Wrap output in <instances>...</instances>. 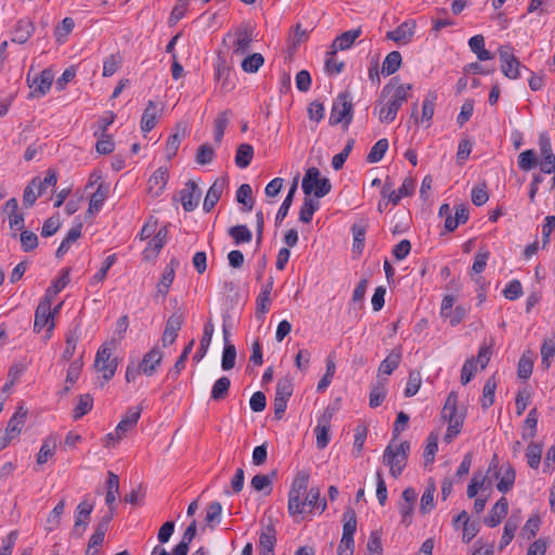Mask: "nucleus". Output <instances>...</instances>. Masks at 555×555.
I'll list each match as a JSON object with an SVG mask.
<instances>
[{
    "label": "nucleus",
    "mask_w": 555,
    "mask_h": 555,
    "mask_svg": "<svg viewBox=\"0 0 555 555\" xmlns=\"http://www.w3.org/2000/svg\"><path fill=\"white\" fill-rule=\"evenodd\" d=\"M75 22L72 17H65L54 29V37L59 43L66 41L68 35L73 31Z\"/></svg>",
    "instance_id": "nucleus-56"
},
{
    "label": "nucleus",
    "mask_w": 555,
    "mask_h": 555,
    "mask_svg": "<svg viewBox=\"0 0 555 555\" xmlns=\"http://www.w3.org/2000/svg\"><path fill=\"white\" fill-rule=\"evenodd\" d=\"M401 361V351L393 349L379 364L380 374L390 375L399 366Z\"/></svg>",
    "instance_id": "nucleus-34"
},
{
    "label": "nucleus",
    "mask_w": 555,
    "mask_h": 555,
    "mask_svg": "<svg viewBox=\"0 0 555 555\" xmlns=\"http://www.w3.org/2000/svg\"><path fill=\"white\" fill-rule=\"evenodd\" d=\"M499 56L501 61V70L505 77L517 79L520 77V62L514 55V49L511 46H502L499 48Z\"/></svg>",
    "instance_id": "nucleus-6"
},
{
    "label": "nucleus",
    "mask_w": 555,
    "mask_h": 555,
    "mask_svg": "<svg viewBox=\"0 0 555 555\" xmlns=\"http://www.w3.org/2000/svg\"><path fill=\"white\" fill-rule=\"evenodd\" d=\"M402 56L399 51H391L383 62L382 73L386 76L395 74L401 66Z\"/></svg>",
    "instance_id": "nucleus-39"
},
{
    "label": "nucleus",
    "mask_w": 555,
    "mask_h": 555,
    "mask_svg": "<svg viewBox=\"0 0 555 555\" xmlns=\"http://www.w3.org/2000/svg\"><path fill=\"white\" fill-rule=\"evenodd\" d=\"M194 344H195V341H194V339H192L184 347L182 353L177 359L173 367L168 372V375H167L168 378H172V379H177L178 378V375L180 374V372L185 367V362H186L190 353L193 350Z\"/></svg>",
    "instance_id": "nucleus-37"
},
{
    "label": "nucleus",
    "mask_w": 555,
    "mask_h": 555,
    "mask_svg": "<svg viewBox=\"0 0 555 555\" xmlns=\"http://www.w3.org/2000/svg\"><path fill=\"white\" fill-rule=\"evenodd\" d=\"M389 147V143L387 139H379L371 149L366 156V162L370 164L378 163L385 156L387 150Z\"/></svg>",
    "instance_id": "nucleus-49"
},
{
    "label": "nucleus",
    "mask_w": 555,
    "mask_h": 555,
    "mask_svg": "<svg viewBox=\"0 0 555 555\" xmlns=\"http://www.w3.org/2000/svg\"><path fill=\"white\" fill-rule=\"evenodd\" d=\"M163 352L158 348H153L146 352L141 361L142 374L152 376L156 367L162 363Z\"/></svg>",
    "instance_id": "nucleus-20"
},
{
    "label": "nucleus",
    "mask_w": 555,
    "mask_h": 555,
    "mask_svg": "<svg viewBox=\"0 0 555 555\" xmlns=\"http://www.w3.org/2000/svg\"><path fill=\"white\" fill-rule=\"evenodd\" d=\"M495 389H496L495 377L490 376L483 385L482 398L480 400L481 408L483 410H487L494 403Z\"/></svg>",
    "instance_id": "nucleus-38"
},
{
    "label": "nucleus",
    "mask_w": 555,
    "mask_h": 555,
    "mask_svg": "<svg viewBox=\"0 0 555 555\" xmlns=\"http://www.w3.org/2000/svg\"><path fill=\"white\" fill-rule=\"evenodd\" d=\"M538 417L539 412L537 408L531 409L522 426L521 437L524 440L532 439L537 436Z\"/></svg>",
    "instance_id": "nucleus-31"
},
{
    "label": "nucleus",
    "mask_w": 555,
    "mask_h": 555,
    "mask_svg": "<svg viewBox=\"0 0 555 555\" xmlns=\"http://www.w3.org/2000/svg\"><path fill=\"white\" fill-rule=\"evenodd\" d=\"M401 501L398 503V508L401 515V522L409 527L412 524L414 504L417 499V493L414 488L409 487L403 490Z\"/></svg>",
    "instance_id": "nucleus-9"
},
{
    "label": "nucleus",
    "mask_w": 555,
    "mask_h": 555,
    "mask_svg": "<svg viewBox=\"0 0 555 555\" xmlns=\"http://www.w3.org/2000/svg\"><path fill=\"white\" fill-rule=\"evenodd\" d=\"M94 508V504L92 502H89L87 500H83L80 502L75 511V522L72 530V534L80 538L85 530L87 529L91 513Z\"/></svg>",
    "instance_id": "nucleus-8"
},
{
    "label": "nucleus",
    "mask_w": 555,
    "mask_h": 555,
    "mask_svg": "<svg viewBox=\"0 0 555 555\" xmlns=\"http://www.w3.org/2000/svg\"><path fill=\"white\" fill-rule=\"evenodd\" d=\"M158 115L157 104L150 100L141 117V130L143 133L150 132L156 126Z\"/></svg>",
    "instance_id": "nucleus-23"
},
{
    "label": "nucleus",
    "mask_w": 555,
    "mask_h": 555,
    "mask_svg": "<svg viewBox=\"0 0 555 555\" xmlns=\"http://www.w3.org/2000/svg\"><path fill=\"white\" fill-rule=\"evenodd\" d=\"M294 391L293 379L289 376L280 378L275 387V398L289 400Z\"/></svg>",
    "instance_id": "nucleus-53"
},
{
    "label": "nucleus",
    "mask_w": 555,
    "mask_h": 555,
    "mask_svg": "<svg viewBox=\"0 0 555 555\" xmlns=\"http://www.w3.org/2000/svg\"><path fill=\"white\" fill-rule=\"evenodd\" d=\"M308 483H309V473L306 470L298 472L297 475L294 477L289 494H306L308 490Z\"/></svg>",
    "instance_id": "nucleus-50"
},
{
    "label": "nucleus",
    "mask_w": 555,
    "mask_h": 555,
    "mask_svg": "<svg viewBox=\"0 0 555 555\" xmlns=\"http://www.w3.org/2000/svg\"><path fill=\"white\" fill-rule=\"evenodd\" d=\"M336 53L334 49L327 52V57L325 60V69L330 75H338L343 72L345 63L343 61H338L336 59Z\"/></svg>",
    "instance_id": "nucleus-64"
},
{
    "label": "nucleus",
    "mask_w": 555,
    "mask_h": 555,
    "mask_svg": "<svg viewBox=\"0 0 555 555\" xmlns=\"http://www.w3.org/2000/svg\"><path fill=\"white\" fill-rule=\"evenodd\" d=\"M222 505L220 502L215 501L208 504L206 509L205 521L206 525L214 529L216 525L221 521Z\"/></svg>",
    "instance_id": "nucleus-51"
},
{
    "label": "nucleus",
    "mask_w": 555,
    "mask_h": 555,
    "mask_svg": "<svg viewBox=\"0 0 555 555\" xmlns=\"http://www.w3.org/2000/svg\"><path fill=\"white\" fill-rule=\"evenodd\" d=\"M297 183H298V180L297 178L294 179L291 188H289V191L285 197V199L283 201L282 205L280 206L279 210H278V214L275 216V225H279L282 223V221L286 218V216L288 215V210L293 204V201H294V196H295V193L297 191Z\"/></svg>",
    "instance_id": "nucleus-30"
},
{
    "label": "nucleus",
    "mask_w": 555,
    "mask_h": 555,
    "mask_svg": "<svg viewBox=\"0 0 555 555\" xmlns=\"http://www.w3.org/2000/svg\"><path fill=\"white\" fill-rule=\"evenodd\" d=\"M541 365L544 370L551 366V359L555 354V336L545 338L541 346Z\"/></svg>",
    "instance_id": "nucleus-45"
},
{
    "label": "nucleus",
    "mask_w": 555,
    "mask_h": 555,
    "mask_svg": "<svg viewBox=\"0 0 555 555\" xmlns=\"http://www.w3.org/2000/svg\"><path fill=\"white\" fill-rule=\"evenodd\" d=\"M537 164V155L533 150H526L518 155V167L524 171L531 170Z\"/></svg>",
    "instance_id": "nucleus-62"
},
{
    "label": "nucleus",
    "mask_w": 555,
    "mask_h": 555,
    "mask_svg": "<svg viewBox=\"0 0 555 555\" xmlns=\"http://www.w3.org/2000/svg\"><path fill=\"white\" fill-rule=\"evenodd\" d=\"M233 54L243 55L250 50L253 42V28L249 25H241L234 31Z\"/></svg>",
    "instance_id": "nucleus-11"
},
{
    "label": "nucleus",
    "mask_w": 555,
    "mask_h": 555,
    "mask_svg": "<svg viewBox=\"0 0 555 555\" xmlns=\"http://www.w3.org/2000/svg\"><path fill=\"white\" fill-rule=\"evenodd\" d=\"M361 28L350 29L343 33L341 35L335 38L331 46V49H334L335 51H344L349 49L354 43L356 39L361 35Z\"/></svg>",
    "instance_id": "nucleus-26"
},
{
    "label": "nucleus",
    "mask_w": 555,
    "mask_h": 555,
    "mask_svg": "<svg viewBox=\"0 0 555 555\" xmlns=\"http://www.w3.org/2000/svg\"><path fill=\"white\" fill-rule=\"evenodd\" d=\"M263 64L264 57L262 56V54L253 53L242 61L241 66L245 73L254 74L257 73Z\"/></svg>",
    "instance_id": "nucleus-55"
},
{
    "label": "nucleus",
    "mask_w": 555,
    "mask_h": 555,
    "mask_svg": "<svg viewBox=\"0 0 555 555\" xmlns=\"http://www.w3.org/2000/svg\"><path fill=\"white\" fill-rule=\"evenodd\" d=\"M508 513V501L506 498L502 496L496 501L494 506L491 508L489 515L485 517L483 522L490 527L494 528L499 526L503 518Z\"/></svg>",
    "instance_id": "nucleus-16"
},
{
    "label": "nucleus",
    "mask_w": 555,
    "mask_h": 555,
    "mask_svg": "<svg viewBox=\"0 0 555 555\" xmlns=\"http://www.w3.org/2000/svg\"><path fill=\"white\" fill-rule=\"evenodd\" d=\"M142 408L140 406H131L127 410L125 416L120 420V422L116 426V433L125 435L127 431L134 428L140 416H141Z\"/></svg>",
    "instance_id": "nucleus-24"
},
{
    "label": "nucleus",
    "mask_w": 555,
    "mask_h": 555,
    "mask_svg": "<svg viewBox=\"0 0 555 555\" xmlns=\"http://www.w3.org/2000/svg\"><path fill=\"white\" fill-rule=\"evenodd\" d=\"M93 406V398L90 393L80 395L78 398V403L74 408L73 418L75 421L81 418L87 413L91 411Z\"/></svg>",
    "instance_id": "nucleus-46"
},
{
    "label": "nucleus",
    "mask_w": 555,
    "mask_h": 555,
    "mask_svg": "<svg viewBox=\"0 0 555 555\" xmlns=\"http://www.w3.org/2000/svg\"><path fill=\"white\" fill-rule=\"evenodd\" d=\"M35 31V24L31 20L24 17L16 22L11 31V41L18 44L26 43Z\"/></svg>",
    "instance_id": "nucleus-14"
},
{
    "label": "nucleus",
    "mask_w": 555,
    "mask_h": 555,
    "mask_svg": "<svg viewBox=\"0 0 555 555\" xmlns=\"http://www.w3.org/2000/svg\"><path fill=\"white\" fill-rule=\"evenodd\" d=\"M236 245L249 243L253 238L251 231L244 224L231 227L228 231Z\"/></svg>",
    "instance_id": "nucleus-48"
},
{
    "label": "nucleus",
    "mask_w": 555,
    "mask_h": 555,
    "mask_svg": "<svg viewBox=\"0 0 555 555\" xmlns=\"http://www.w3.org/2000/svg\"><path fill=\"white\" fill-rule=\"evenodd\" d=\"M24 372H25V366L23 364L17 363V364L11 365L9 369V372H8V379L2 387V391L3 392L9 391L15 385V383L21 378V376L23 375Z\"/></svg>",
    "instance_id": "nucleus-59"
},
{
    "label": "nucleus",
    "mask_w": 555,
    "mask_h": 555,
    "mask_svg": "<svg viewBox=\"0 0 555 555\" xmlns=\"http://www.w3.org/2000/svg\"><path fill=\"white\" fill-rule=\"evenodd\" d=\"M501 469L504 470L503 476L500 478L496 489L502 493H507L515 483L516 473L511 464L503 465Z\"/></svg>",
    "instance_id": "nucleus-36"
},
{
    "label": "nucleus",
    "mask_w": 555,
    "mask_h": 555,
    "mask_svg": "<svg viewBox=\"0 0 555 555\" xmlns=\"http://www.w3.org/2000/svg\"><path fill=\"white\" fill-rule=\"evenodd\" d=\"M231 386V380L227 376L218 378L211 388L210 398L215 401L223 400L228 395Z\"/></svg>",
    "instance_id": "nucleus-41"
},
{
    "label": "nucleus",
    "mask_w": 555,
    "mask_h": 555,
    "mask_svg": "<svg viewBox=\"0 0 555 555\" xmlns=\"http://www.w3.org/2000/svg\"><path fill=\"white\" fill-rule=\"evenodd\" d=\"M212 334H214V324L209 320L204 325L203 336H202V339L199 343V347L193 357L194 361L199 362L206 356V353L209 349L210 343H211Z\"/></svg>",
    "instance_id": "nucleus-29"
},
{
    "label": "nucleus",
    "mask_w": 555,
    "mask_h": 555,
    "mask_svg": "<svg viewBox=\"0 0 555 555\" xmlns=\"http://www.w3.org/2000/svg\"><path fill=\"white\" fill-rule=\"evenodd\" d=\"M304 496L305 494L288 493L287 511L291 517L295 518L296 516H299L305 512L307 502H305Z\"/></svg>",
    "instance_id": "nucleus-52"
},
{
    "label": "nucleus",
    "mask_w": 555,
    "mask_h": 555,
    "mask_svg": "<svg viewBox=\"0 0 555 555\" xmlns=\"http://www.w3.org/2000/svg\"><path fill=\"white\" fill-rule=\"evenodd\" d=\"M232 116V112L230 109L222 111L219 113L215 119V131L214 138L217 143H220L223 135L224 130L230 121V117Z\"/></svg>",
    "instance_id": "nucleus-44"
},
{
    "label": "nucleus",
    "mask_w": 555,
    "mask_h": 555,
    "mask_svg": "<svg viewBox=\"0 0 555 555\" xmlns=\"http://www.w3.org/2000/svg\"><path fill=\"white\" fill-rule=\"evenodd\" d=\"M543 446L541 443L531 442L526 450L528 465L537 469L541 462Z\"/></svg>",
    "instance_id": "nucleus-54"
},
{
    "label": "nucleus",
    "mask_w": 555,
    "mask_h": 555,
    "mask_svg": "<svg viewBox=\"0 0 555 555\" xmlns=\"http://www.w3.org/2000/svg\"><path fill=\"white\" fill-rule=\"evenodd\" d=\"M386 383L387 379L378 378L377 383L372 386L370 392V406L375 409L379 406L386 398Z\"/></svg>",
    "instance_id": "nucleus-35"
},
{
    "label": "nucleus",
    "mask_w": 555,
    "mask_h": 555,
    "mask_svg": "<svg viewBox=\"0 0 555 555\" xmlns=\"http://www.w3.org/2000/svg\"><path fill=\"white\" fill-rule=\"evenodd\" d=\"M179 264L180 262L177 258H171L162 274V278L157 284V293L163 297L167 295L169 287L173 282L176 269L179 267Z\"/></svg>",
    "instance_id": "nucleus-19"
},
{
    "label": "nucleus",
    "mask_w": 555,
    "mask_h": 555,
    "mask_svg": "<svg viewBox=\"0 0 555 555\" xmlns=\"http://www.w3.org/2000/svg\"><path fill=\"white\" fill-rule=\"evenodd\" d=\"M108 185L100 183L96 191L90 197L88 212H98L102 208L104 201L108 195Z\"/></svg>",
    "instance_id": "nucleus-33"
},
{
    "label": "nucleus",
    "mask_w": 555,
    "mask_h": 555,
    "mask_svg": "<svg viewBox=\"0 0 555 555\" xmlns=\"http://www.w3.org/2000/svg\"><path fill=\"white\" fill-rule=\"evenodd\" d=\"M319 207L320 203L318 201L306 196L299 210V220L304 223L311 222L313 215L319 209Z\"/></svg>",
    "instance_id": "nucleus-42"
},
{
    "label": "nucleus",
    "mask_w": 555,
    "mask_h": 555,
    "mask_svg": "<svg viewBox=\"0 0 555 555\" xmlns=\"http://www.w3.org/2000/svg\"><path fill=\"white\" fill-rule=\"evenodd\" d=\"M367 227L369 225L365 221L356 222L351 227L353 235L352 253L356 256H360L363 253Z\"/></svg>",
    "instance_id": "nucleus-25"
},
{
    "label": "nucleus",
    "mask_w": 555,
    "mask_h": 555,
    "mask_svg": "<svg viewBox=\"0 0 555 555\" xmlns=\"http://www.w3.org/2000/svg\"><path fill=\"white\" fill-rule=\"evenodd\" d=\"M179 195L183 209L190 212L197 207L202 194L198 184L193 180H189L179 192Z\"/></svg>",
    "instance_id": "nucleus-10"
},
{
    "label": "nucleus",
    "mask_w": 555,
    "mask_h": 555,
    "mask_svg": "<svg viewBox=\"0 0 555 555\" xmlns=\"http://www.w3.org/2000/svg\"><path fill=\"white\" fill-rule=\"evenodd\" d=\"M415 22L406 21L399 25L396 29L387 33V38L397 43H408L411 41L415 33Z\"/></svg>",
    "instance_id": "nucleus-17"
},
{
    "label": "nucleus",
    "mask_w": 555,
    "mask_h": 555,
    "mask_svg": "<svg viewBox=\"0 0 555 555\" xmlns=\"http://www.w3.org/2000/svg\"><path fill=\"white\" fill-rule=\"evenodd\" d=\"M412 90L410 83H398V78H391L386 83L379 94L378 100L374 106V115L378 117L382 124L392 122L398 114L400 107L408 101Z\"/></svg>",
    "instance_id": "nucleus-1"
},
{
    "label": "nucleus",
    "mask_w": 555,
    "mask_h": 555,
    "mask_svg": "<svg viewBox=\"0 0 555 555\" xmlns=\"http://www.w3.org/2000/svg\"><path fill=\"white\" fill-rule=\"evenodd\" d=\"M82 223L79 222L74 225L66 234L64 240L61 242L59 248L55 251L56 258H62L69 250L72 243L76 242L81 236Z\"/></svg>",
    "instance_id": "nucleus-28"
},
{
    "label": "nucleus",
    "mask_w": 555,
    "mask_h": 555,
    "mask_svg": "<svg viewBox=\"0 0 555 555\" xmlns=\"http://www.w3.org/2000/svg\"><path fill=\"white\" fill-rule=\"evenodd\" d=\"M353 118V104L351 96L348 92L339 93L333 102L330 125L336 126L343 122L344 128L347 129Z\"/></svg>",
    "instance_id": "nucleus-4"
},
{
    "label": "nucleus",
    "mask_w": 555,
    "mask_h": 555,
    "mask_svg": "<svg viewBox=\"0 0 555 555\" xmlns=\"http://www.w3.org/2000/svg\"><path fill=\"white\" fill-rule=\"evenodd\" d=\"M38 177L34 178L28 185L24 189L23 193V206L25 208H30L37 201L39 196V192H35L36 185H37Z\"/></svg>",
    "instance_id": "nucleus-61"
},
{
    "label": "nucleus",
    "mask_w": 555,
    "mask_h": 555,
    "mask_svg": "<svg viewBox=\"0 0 555 555\" xmlns=\"http://www.w3.org/2000/svg\"><path fill=\"white\" fill-rule=\"evenodd\" d=\"M80 338V330L78 326L69 328L66 333L65 349L62 353L63 361H70L75 354L77 344Z\"/></svg>",
    "instance_id": "nucleus-27"
},
{
    "label": "nucleus",
    "mask_w": 555,
    "mask_h": 555,
    "mask_svg": "<svg viewBox=\"0 0 555 555\" xmlns=\"http://www.w3.org/2000/svg\"><path fill=\"white\" fill-rule=\"evenodd\" d=\"M254 156V147L249 143H242L236 149L235 165L238 168H246L250 165Z\"/></svg>",
    "instance_id": "nucleus-32"
},
{
    "label": "nucleus",
    "mask_w": 555,
    "mask_h": 555,
    "mask_svg": "<svg viewBox=\"0 0 555 555\" xmlns=\"http://www.w3.org/2000/svg\"><path fill=\"white\" fill-rule=\"evenodd\" d=\"M53 72L50 68L43 69L39 75H36L33 79L30 76H27V82L33 91L29 93V99L41 98L46 95L52 86L53 82Z\"/></svg>",
    "instance_id": "nucleus-7"
},
{
    "label": "nucleus",
    "mask_w": 555,
    "mask_h": 555,
    "mask_svg": "<svg viewBox=\"0 0 555 555\" xmlns=\"http://www.w3.org/2000/svg\"><path fill=\"white\" fill-rule=\"evenodd\" d=\"M437 451H438V435L435 433H430L427 437V443H426V447L424 450L425 465L434 462Z\"/></svg>",
    "instance_id": "nucleus-60"
},
{
    "label": "nucleus",
    "mask_w": 555,
    "mask_h": 555,
    "mask_svg": "<svg viewBox=\"0 0 555 555\" xmlns=\"http://www.w3.org/2000/svg\"><path fill=\"white\" fill-rule=\"evenodd\" d=\"M51 288H48L46 291L44 296L39 301L36 311H35V321H34V331L36 333H40L46 326L47 328V336L46 338H50L52 335V332L55 327V323L53 321V313L51 308Z\"/></svg>",
    "instance_id": "nucleus-5"
},
{
    "label": "nucleus",
    "mask_w": 555,
    "mask_h": 555,
    "mask_svg": "<svg viewBox=\"0 0 555 555\" xmlns=\"http://www.w3.org/2000/svg\"><path fill=\"white\" fill-rule=\"evenodd\" d=\"M64 508H65V500H61L55 506L54 508L52 509V512L50 513V515L48 516V519H47V531L48 532H51L53 531L55 528L59 527L60 525V521H61V516L62 514L64 513Z\"/></svg>",
    "instance_id": "nucleus-58"
},
{
    "label": "nucleus",
    "mask_w": 555,
    "mask_h": 555,
    "mask_svg": "<svg viewBox=\"0 0 555 555\" xmlns=\"http://www.w3.org/2000/svg\"><path fill=\"white\" fill-rule=\"evenodd\" d=\"M57 441L54 437L49 436L44 439L38 454L37 464L42 465L51 459L55 452Z\"/></svg>",
    "instance_id": "nucleus-40"
},
{
    "label": "nucleus",
    "mask_w": 555,
    "mask_h": 555,
    "mask_svg": "<svg viewBox=\"0 0 555 555\" xmlns=\"http://www.w3.org/2000/svg\"><path fill=\"white\" fill-rule=\"evenodd\" d=\"M276 544V530L273 525H267L262 527L259 535L260 553L274 554V547Z\"/></svg>",
    "instance_id": "nucleus-21"
},
{
    "label": "nucleus",
    "mask_w": 555,
    "mask_h": 555,
    "mask_svg": "<svg viewBox=\"0 0 555 555\" xmlns=\"http://www.w3.org/2000/svg\"><path fill=\"white\" fill-rule=\"evenodd\" d=\"M26 416L27 410H25L23 406H20L9 420L7 428L3 433H5L12 439L18 436L25 425Z\"/></svg>",
    "instance_id": "nucleus-22"
},
{
    "label": "nucleus",
    "mask_w": 555,
    "mask_h": 555,
    "mask_svg": "<svg viewBox=\"0 0 555 555\" xmlns=\"http://www.w3.org/2000/svg\"><path fill=\"white\" fill-rule=\"evenodd\" d=\"M343 535L352 537L357 530V514L352 507H346L343 514Z\"/></svg>",
    "instance_id": "nucleus-47"
},
{
    "label": "nucleus",
    "mask_w": 555,
    "mask_h": 555,
    "mask_svg": "<svg viewBox=\"0 0 555 555\" xmlns=\"http://www.w3.org/2000/svg\"><path fill=\"white\" fill-rule=\"evenodd\" d=\"M228 185L227 178H218L208 189L206 196L204 198L203 203V209L206 212L211 211L219 199L221 198V195L224 191V189Z\"/></svg>",
    "instance_id": "nucleus-13"
},
{
    "label": "nucleus",
    "mask_w": 555,
    "mask_h": 555,
    "mask_svg": "<svg viewBox=\"0 0 555 555\" xmlns=\"http://www.w3.org/2000/svg\"><path fill=\"white\" fill-rule=\"evenodd\" d=\"M519 520L515 517H509L504 525L503 534L500 541L499 550L502 551L506 547L515 537V532L518 528Z\"/></svg>",
    "instance_id": "nucleus-43"
},
{
    "label": "nucleus",
    "mask_w": 555,
    "mask_h": 555,
    "mask_svg": "<svg viewBox=\"0 0 555 555\" xmlns=\"http://www.w3.org/2000/svg\"><path fill=\"white\" fill-rule=\"evenodd\" d=\"M301 189L306 196L313 193L317 198H322L331 192L332 184L328 178L321 177L317 167H310L302 178Z\"/></svg>",
    "instance_id": "nucleus-3"
},
{
    "label": "nucleus",
    "mask_w": 555,
    "mask_h": 555,
    "mask_svg": "<svg viewBox=\"0 0 555 555\" xmlns=\"http://www.w3.org/2000/svg\"><path fill=\"white\" fill-rule=\"evenodd\" d=\"M436 492V486L431 482L426 490L424 491L421 498V506L420 512L422 514H427L434 508V494Z\"/></svg>",
    "instance_id": "nucleus-63"
},
{
    "label": "nucleus",
    "mask_w": 555,
    "mask_h": 555,
    "mask_svg": "<svg viewBox=\"0 0 555 555\" xmlns=\"http://www.w3.org/2000/svg\"><path fill=\"white\" fill-rule=\"evenodd\" d=\"M457 401L459 396L455 391H451L447 400L444 402V405L441 411V417L443 421L448 423H453L454 421L459 423H464L465 420V411L459 412L457 409Z\"/></svg>",
    "instance_id": "nucleus-12"
},
{
    "label": "nucleus",
    "mask_w": 555,
    "mask_h": 555,
    "mask_svg": "<svg viewBox=\"0 0 555 555\" xmlns=\"http://www.w3.org/2000/svg\"><path fill=\"white\" fill-rule=\"evenodd\" d=\"M541 526V517L538 514H534L529 517V519L526 521L525 526L521 529V535L522 538L527 540L533 539Z\"/></svg>",
    "instance_id": "nucleus-57"
},
{
    "label": "nucleus",
    "mask_w": 555,
    "mask_h": 555,
    "mask_svg": "<svg viewBox=\"0 0 555 555\" xmlns=\"http://www.w3.org/2000/svg\"><path fill=\"white\" fill-rule=\"evenodd\" d=\"M391 442L393 441L391 440ZM410 450L411 444L408 440H404L396 446L390 443L386 447L383 454V462L389 466L392 477L398 478L404 470Z\"/></svg>",
    "instance_id": "nucleus-2"
},
{
    "label": "nucleus",
    "mask_w": 555,
    "mask_h": 555,
    "mask_svg": "<svg viewBox=\"0 0 555 555\" xmlns=\"http://www.w3.org/2000/svg\"><path fill=\"white\" fill-rule=\"evenodd\" d=\"M182 324L183 315L181 313H173L168 318L162 337L164 347L170 346L176 341Z\"/></svg>",
    "instance_id": "nucleus-15"
},
{
    "label": "nucleus",
    "mask_w": 555,
    "mask_h": 555,
    "mask_svg": "<svg viewBox=\"0 0 555 555\" xmlns=\"http://www.w3.org/2000/svg\"><path fill=\"white\" fill-rule=\"evenodd\" d=\"M169 173L167 168L160 167L150 177L149 184V193L156 197L159 196L168 182Z\"/></svg>",
    "instance_id": "nucleus-18"
}]
</instances>
